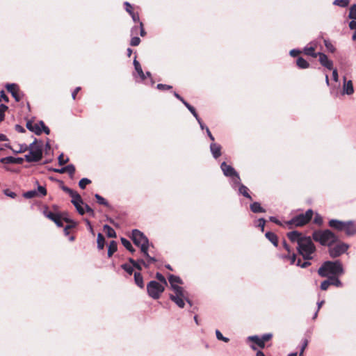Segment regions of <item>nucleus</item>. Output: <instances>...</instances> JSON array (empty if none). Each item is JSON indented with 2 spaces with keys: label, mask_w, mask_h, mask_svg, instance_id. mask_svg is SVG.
<instances>
[{
  "label": "nucleus",
  "mask_w": 356,
  "mask_h": 356,
  "mask_svg": "<svg viewBox=\"0 0 356 356\" xmlns=\"http://www.w3.org/2000/svg\"><path fill=\"white\" fill-rule=\"evenodd\" d=\"M169 283L171 289L173 290L174 293L170 294V299L180 308H183L186 301L191 306V302L188 299L187 293L184 290L179 284H182L181 280L179 277L170 275L168 278Z\"/></svg>",
  "instance_id": "obj_1"
},
{
  "label": "nucleus",
  "mask_w": 356,
  "mask_h": 356,
  "mask_svg": "<svg viewBox=\"0 0 356 356\" xmlns=\"http://www.w3.org/2000/svg\"><path fill=\"white\" fill-rule=\"evenodd\" d=\"M131 238L134 244L140 248L141 252L147 258V261L141 260V262L145 266L146 268H148L152 263H154L156 261L155 257H151L148 254V248L149 247L148 238L144 235L143 232L138 229H134L132 231Z\"/></svg>",
  "instance_id": "obj_2"
},
{
  "label": "nucleus",
  "mask_w": 356,
  "mask_h": 356,
  "mask_svg": "<svg viewBox=\"0 0 356 356\" xmlns=\"http://www.w3.org/2000/svg\"><path fill=\"white\" fill-rule=\"evenodd\" d=\"M318 273L321 277H327L329 275H338L343 273V269L339 261H325L319 268Z\"/></svg>",
  "instance_id": "obj_3"
},
{
  "label": "nucleus",
  "mask_w": 356,
  "mask_h": 356,
  "mask_svg": "<svg viewBox=\"0 0 356 356\" xmlns=\"http://www.w3.org/2000/svg\"><path fill=\"white\" fill-rule=\"evenodd\" d=\"M297 250L300 255L304 259L310 260L313 259V254L315 253L316 247L313 243L310 237L307 236L300 241V244L297 246Z\"/></svg>",
  "instance_id": "obj_4"
},
{
  "label": "nucleus",
  "mask_w": 356,
  "mask_h": 356,
  "mask_svg": "<svg viewBox=\"0 0 356 356\" xmlns=\"http://www.w3.org/2000/svg\"><path fill=\"white\" fill-rule=\"evenodd\" d=\"M42 157V143L34 140L29 146V153L25 155V160L28 162H37Z\"/></svg>",
  "instance_id": "obj_5"
},
{
  "label": "nucleus",
  "mask_w": 356,
  "mask_h": 356,
  "mask_svg": "<svg viewBox=\"0 0 356 356\" xmlns=\"http://www.w3.org/2000/svg\"><path fill=\"white\" fill-rule=\"evenodd\" d=\"M312 236L314 241L319 242L323 245L327 246L332 245L338 240L337 236L329 229L316 231L313 233Z\"/></svg>",
  "instance_id": "obj_6"
},
{
  "label": "nucleus",
  "mask_w": 356,
  "mask_h": 356,
  "mask_svg": "<svg viewBox=\"0 0 356 356\" xmlns=\"http://www.w3.org/2000/svg\"><path fill=\"white\" fill-rule=\"evenodd\" d=\"M313 211L308 209L305 213L299 214L293 217L291 220L286 222L289 225H295L296 227L302 226L307 224L312 218Z\"/></svg>",
  "instance_id": "obj_7"
},
{
  "label": "nucleus",
  "mask_w": 356,
  "mask_h": 356,
  "mask_svg": "<svg viewBox=\"0 0 356 356\" xmlns=\"http://www.w3.org/2000/svg\"><path fill=\"white\" fill-rule=\"evenodd\" d=\"M220 168L225 176L232 178L233 187H235L240 184L241 178L234 168L227 165L225 162H222L220 165Z\"/></svg>",
  "instance_id": "obj_8"
},
{
  "label": "nucleus",
  "mask_w": 356,
  "mask_h": 356,
  "mask_svg": "<svg viewBox=\"0 0 356 356\" xmlns=\"http://www.w3.org/2000/svg\"><path fill=\"white\" fill-rule=\"evenodd\" d=\"M165 286L156 281H150L147 285L148 295L153 299H159L163 292Z\"/></svg>",
  "instance_id": "obj_9"
},
{
  "label": "nucleus",
  "mask_w": 356,
  "mask_h": 356,
  "mask_svg": "<svg viewBox=\"0 0 356 356\" xmlns=\"http://www.w3.org/2000/svg\"><path fill=\"white\" fill-rule=\"evenodd\" d=\"M26 128L35 133L36 135H40L42 131L46 134H49V129L46 127L42 121L34 122L33 121H28L26 122Z\"/></svg>",
  "instance_id": "obj_10"
},
{
  "label": "nucleus",
  "mask_w": 356,
  "mask_h": 356,
  "mask_svg": "<svg viewBox=\"0 0 356 356\" xmlns=\"http://www.w3.org/2000/svg\"><path fill=\"white\" fill-rule=\"evenodd\" d=\"M348 245L344 243H340L337 244L334 247L329 249L330 255L332 258L337 257L347 251L348 249Z\"/></svg>",
  "instance_id": "obj_11"
},
{
  "label": "nucleus",
  "mask_w": 356,
  "mask_h": 356,
  "mask_svg": "<svg viewBox=\"0 0 356 356\" xmlns=\"http://www.w3.org/2000/svg\"><path fill=\"white\" fill-rule=\"evenodd\" d=\"M72 197V203L74 204L77 211L81 214L85 213L83 206L85 205L81 195L76 192Z\"/></svg>",
  "instance_id": "obj_12"
},
{
  "label": "nucleus",
  "mask_w": 356,
  "mask_h": 356,
  "mask_svg": "<svg viewBox=\"0 0 356 356\" xmlns=\"http://www.w3.org/2000/svg\"><path fill=\"white\" fill-rule=\"evenodd\" d=\"M284 258L288 259L290 261L291 264H296V266H300L302 268H305L311 264L309 261L302 262L300 259H298L296 261V255L295 254V253H292V254H289L288 256L284 257Z\"/></svg>",
  "instance_id": "obj_13"
},
{
  "label": "nucleus",
  "mask_w": 356,
  "mask_h": 356,
  "mask_svg": "<svg viewBox=\"0 0 356 356\" xmlns=\"http://www.w3.org/2000/svg\"><path fill=\"white\" fill-rule=\"evenodd\" d=\"M354 93L353 84L351 80H346V78L343 77V84L342 94L350 95Z\"/></svg>",
  "instance_id": "obj_14"
},
{
  "label": "nucleus",
  "mask_w": 356,
  "mask_h": 356,
  "mask_svg": "<svg viewBox=\"0 0 356 356\" xmlns=\"http://www.w3.org/2000/svg\"><path fill=\"white\" fill-rule=\"evenodd\" d=\"M287 236L291 242H296L298 243V245L300 244V241L307 237L302 236V234L300 232H298L297 231L289 232L287 234Z\"/></svg>",
  "instance_id": "obj_15"
},
{
  "label": "nucleus",
  "mask_w": 356,
  "mask_h": 356,
  "mask_svg": "<svg viewBox=\"0 0 356 356\" xmlns=\"http://www.w3.org/2000/svg\"><path fill=\"white\" fill-rule=\"evenodd\" d=\"M6 88L17 102L21 100V96L18 92V86L15 83H10L6 86Z\"/></svg>",
  "instance_id": "obj_16"
},
{
  "label": "nucleus",
  "mask_w": 356,
  "mask_h": 356,
  "mask_svg": "<svg viewBox=\"0 0 356 356\" xmlns=\"http://www.w3.org/2000/svg\"><path fill=\"white\" fill-rule=\"evenodd\" d=\"M319 62L325 67L328 70H332L333 66V62L330 60L327 56L323 53H318Z\"/></svg>",
  "instance_id": "obj_17"
},
{
  "label": "nucleus",
  "mask_w": 356,
  "mask_h": 356,
  "mask_svg": "<svg viewBox=\"0 0 356 356\" xmlns=\"http://www.w3.org/2000/svg\"><path fill=\"white\" fill-rule=\"evenodd\" d=\"M316 45V44L315 42H311L305 47L303 50L305 54L316 58L318 56V53H315Z\"/></svg>",
  "instance_id": "obj_18"
},
{
  "label": "nucleus",
  "mask_w": 356,
  "mask_h": 356,
  "mask_svg": "<svg viewBox=\"0 0 356 356\" xmlns=\"http://www.w3.org/2000/svg\"><path fill=\"white\" fill-rule=\"evenodd\" d=\"M221 146L220 145L216 143H211L210 145V151L212 154V156L215 159H218L221 155Z\"/></svg>",
  "instance_id": "obj_19"
},
{
  "label": "nucleus",
  "mask_w": 356,
  "mask_h": 356,
  "mask_svg": "<svg viewBox=\"0 0 356 356\" xmlns=\"http://www.w3.org/2000/svg\"><path fill=\"white\" fill-rule=\"evenodd\" d=\"M347 235H353L356 233V227L352 221L345 222L343 230Z\"/></svg>",
  "instance_id": "obj_20"
},
{
  "label": "nucleus",
  "mask_w": 356,
  "mask_h": 356,
  "mask_svg": "<svg viewBox=\"0 0 356 356\" xmlns=\"http://www.w3.org/2000/svg\"><path fill=\"white\" fill-rule=\"evenodd\" d=\"M345 225V222L338 220L332 219L329 221V226L338 230L343 231Z\"/></svg>",
  "instance_id": "obj_21"
},
{
  "label": "nucleus",
  "mask_w": 356,
  "mask_h": 356,
  "mask_svg": "<svg viewBox=\"0 0 356 356\" xmlns=\"http://www.w3.org/2000/svg\"><path fill=\"white\" fill-rule=\"evenodd\" d=\"M250 209L253 213H264L266 211L257 202H254L250 204Z\"/></svg>",
  "instance_id": "obj_22"
},
{
  "label": "nucleus",
  "mask_w": 356,
  "mask_h": 356,
  "mask_svg": "<svg viewBox=\"0 0 356 356\" xmlns=\"http://www.w3.org/2000/svg\"><path fill=\"white\" fill-rule=\"evenodd\" d=\"M134 65L136 71L137 72V73L138 74V75L140 76L141 79L144 80L145 79V74H144V72L142 70L140 64L136 58L134 60Z\"/></svg>",
  "instance_id": "obj_23"
},
{
  "label": "nucleus",
  "mask_w": 356,
  "mask_h": 356,
  "mask_svg": "<svg viewBox=\"0 0 356 356\" xmlns=\"http://www.w3.org/2000/svg\"><path fill=\"white\" fill-rule=\"evenodd\" d=\"M103 229H104V232H105V234L107 235L108 237H110V238H115L116 237V233H115V230L109 225H105L104 226Z\"/></svg>",
  "instance_id": "obj_24"
},
{
  "label": "nucleus",
  "mask_w": 356,
  "mask_h": 356,
  "mask_svg": "<svg viewBox=\"0 0 356 356\" xmlns=\"http://www.w3.org/2000/svg\"><path fill=\"white\" fill-rule=\"evenodd\" d=\"M134 280L136 284L141 289L144 287V282L143 276L140 273H134Z\"/></svg>",
  "instance_id": "obj_25"
},
{
  "label": "nucleus",
  "mask_w": 356,
  "mask_h": 356,
  "mask_svg": "<svg viewBox=\"0 0 356 356\" xmlns=\"http://www.w3.org/2000/svg\"><path fill=\"white\" fill-rule=\"evenodd\" d=\"M238 185L240 186L238 188L239 193L248 198L249 200H252V197L248 193L249 189L245 186L241 184V183Z\"/></svg>",
  "instance_id": "obj_26"
},
{
  "label": "nucleus",
  "mask_w": 356,
  "mask_h": 356,
  "mask_svg": "<svg viewBox=\"0 0 356 356\" xmlns=\"http://www.w3.org/2000/svg\"><path fill=\"white\" fill-rule=\"evenodd\" d=\"M296 64L301 69H307L309 67V63L302 57H299L296 60Z\"/></svg>",
  "instance_id": "obj_27"
},
{
  "label": "nucleus",
  "mask_w": 356,
  "mask_h": 356,
  "mask_svg": "<svg viewBox=\"0 0 356 356\" xmlns=\"http://www.w3.org/2000/svg\"><path fill=\"white\" fill-rule=\"evenodd\" d=\"M266 237L275 245L277 246V236L270 232L266 233Z\"/></svg>",
  "instance_id": "obj_28"
},
{
  "label": "nucleus",
  "mask_w": 356,
  "mask_h": 356,
  "mask_svg": "<svg viewBox=\"0 0 356 356\" xmlns=\"http://www.w3.org/2000/svg\"><path fill=\"white\" fill-rule=\"evenodd\" d=\"M248 340L253 341L261 348H264V344L262 342L261 337H259L258 336H250L248 337Z\"/></svg>",
  "instance_id": "obj_29"
},
{
  "label": "nucleus",
  "mask_w": 356,
  "mask_h": 356,
  "mask_svg": "<svg viewBox=\"0 0 356 356\" xmlns=\"http://www.w3.org/2000/svg\"><path fill=\"white\" fill-rule=\"evenodd\" d=\"M117 250V243L115 241H111L108 248V256L110 257Z\"/></svg>",
  "instance_id": "obj_30"
},
{
  "label": "nucleus",
  "mask_w": 356,
  "mask_h": 356,
  "mask_svg": "<svg viewBox=\"0 0 356 356\" xmlns=\"http://www.w3.org/2000/svg\"><path fill=\"white\" fill-rule=\"evenodd\" d=\"M121 243L129 251L131 252H134L135 250L134 249L131 242L126 239L125 238H121Z\"/></svg>",
  "instance_id": "obj_31"
},
{
  "label": "nucleus",
  "mask_w": 356,
  "mask_h": 356,
  "mask_svg": "<svg viewBox=\"0 0 356 356\" xmlns=\"http://www.w3.org/2000/svg\"><path fill=\"white\" fill-rule=\"evenodd\" d=\"M97 247H98V248L100 249V250H102L104 248V247L105 240H104V236L101 233H99L97 234Z\"/></svg>",
  "instance_id": "obj_32"
},
{
  "label": "nucleus",
  "mask_w": 356,
  "mask_h": 356,
  "mask_svg": "<svg viewBox=\"0 0 356 356\" xmlns=\"http://www.w3.org/2000/svg\"><path fill=\"white\" fill-rule=\"evenodd\" d=\"M35 191H36L38 197H43L47 195V190H46L45 187H44L42 186H38L37 188V190H35Z\"/></svg>",
  "instance_id": "obj_33"
},
{
  "label": "nucleus",
  "mask_w": 356,
  "mask_h": 356,
  "mask_svg": "<svg viewBox=\"0 0 356 356\" xmlns=\"http://www.w3.org/2000/svg\"><path fill=\"white\" fill-rule=\"evenodd\" d=\"M44 214L47 218L51 220L52 221H54L56 219H57V217H58V216H59L57 213H53L51 211H44Z\"/></svg>",
  "instance_id": "obj_34"
},
{
  "label": "nucleus",
  "mask_w": 356,
  "mask_h": 356,
  "mask_svg": "<svg viewBox=\"0 0 356 356\" xmlns=\"http://www.w3.org/2000/svg\"><path fill=\"white\" fill-rule=\"evenodd\" d=\"M156 277L161 282V283H159L160 284H163L164 286L168 285V282H167L165 277L160 273H157L156 274Z\"/></svg>",
  "instance_id": "obj_35"
},
{
  "label": "nucleus",
  "mask_w": 356,
  "mask_h": 356,
  "mask_svg": "<svg viewBox=\"0 0 356 356\" xmlns=\"http://www.w3.org/2000/svg\"><path fill=\"white\" fill-rule=\"evenodd\" d=\"M65 172H67L71 177H72L75 172V167L74 165L70 164L65 167Z\"/></svg>",
  "instance_id": "obj_36"
},
{
  "label": "nucleus",
  "mask_w": 356,
  "mask_h": 356,
  "mask_svg": "<svg viewBox=\"0 0 356 356\" xmlns=\"http://www.w3.org/2000/svg\"><path fill=\"white\" fill-rule=\"evenodd\" d=\"M0 162L1 163H4V164H10V163H14L15 160H14V157H13V156H6L4 158H1L0 159Z\"/></svg>",
  "instance_id": "obj_37"
},
{
  "label": "nucleus",
  "mask_w": 356,
  "mask_h": 356,
  "mask_svg": "<svg viewBox=\"0 0 356 356\" xmlns=\"http://www.w3.org/2000/svg\"><path fill=\"white\" fill-rule=\"evenodd\" d=\"M91 182L88 178H83L79 182V186L81 188L84 189L86 186Z\"/></svg>",
  "instance_id": "obj_38"
},
{
  "label": "nucleus",
  "mask_w": 356,
  "mask_h": 356,
  "mask_svg": "<svg viewBox=\"0 0 356 356\" xmlns=\"http://www.w3.org/2000/svg\"><path fill=\"white\" fill-rule=\"evenodd\" d=\"M24 197L28 199L33 198L34 197H38L37 193L35 190L29 191L24 193Z\"/></svg>",
  "instance_id": "obj_39"
},
{
  "label": "nucleus",
  "mask_w": 356,
  "mask_h": 356,
  "mask_svg": "<svg viewBox=\"0 0 356 356\" xmlns=\"http://www.w3.org/2000/svg\"><path fill=\"white\" fill-rule=\"evenodd\" d=\"M349 18L356 19V5L351 6L349 11Z\"/></svg>",
  "instance_id": "obj_40"
},
{
  "label": "nucleus",
  "mask_w": 356,
  "mask_h": 356,
  "mask_svg": "<svg viewBox=\"0 0 356 356\" xmlns=\"http://www.w3.org/2000/svg\"><path fill=\"white\" fill-rule=\"evenodd\" d=\"M349 0H334V4L340 7H346L348 5Z\"/></svg>",
  "instance_id": "obj_41"
},
{
  "label": "nucleus",
  "mask_w": 356,
  "mask_h": 356,
  "mask_svg": "<svg viewBox=\"0 0 356 356\" xmlns=\"http://www.w3.org/2000/svg\"><path fill=\"white\" fill-rule=\"evenodd\" d=\"M8 109V106L3 104H0V122L4 119V113Z\"/></svg>",
  "instance_id": "obj_42"
},
{
  "label": "nucleus",
  "mask_w": 356,
  "mask_h": 356,
  "mask_svg": "<svg viewBox=\"0 0 356 356\" xmlns=\"http://www.w3.org/2000/svg\"><path fill=\"white\" fill-rule=\"evenodd\" d=\"M95 197L97 199V202L99 204H102V205H105V206H108V203L107 202V201L104 197L100 196L99 195L95 194Z\"/></svg>",
  "instance_id": "obj_43"
},
{
  "label": "nucleus",
  "mask_w": 356,
  "mask_h": 356,
  "mask_svg": "<svg viewBox=\"0 0 356 356\" xmlns=\"http://www.w3.org/2000/svg\"><path fill=\"white\" fill-rule=\"evenodd\" d=\"M330 282H331L330 283V285H334V286H342V284L341 282V281L337 278V277H332L330 279Z\"/></svg>",
  "instance_id": "obj_44"
},
{
  "label": "nucleus",
  "mask_w": 356,
  "mask_h": 356,
  "mask_svg": "<svg viewBox=\"0 0 356 356\" xmlns=\"http://www.w3.org/2000/svg\"><path fill=\"white\" fill-rule=\"evenodd\" d=\"M122 268L129 275H131L133 273V266H131L129 264H124L122 265Z\"/></svg>",
  "instance_id": "obj_45"
},
{
  "label": "nucleus",
  "mask_w": 356,
  "mask_h": 356,
  "mask_svg": "<svg viewBox=\"0 0 356 356\" xmlns=\"http://www.w3.org/2000/svg\"><path fill=\"white\" fill-rule=\"evenodd\" d=\"M216 337H217V339L218 340L223 341L225 342H228L229 341V339L227 338V337H223L222 333L219 330H218L216 331Z\"/></svg>",
  "instance_id": "obj_46"
},
{
  "label": "nucleus",
  "mask_w": 356,
  "mask_h": 356,
  "mask_svg": "<svg viewBox=\"0 0 356 356\" xmlns=\"http://www.w3.org/2000/svg\"><path fill=\"white\" fill-rule=\"evenodd\" d=\"M29 150V147L26 144L19 145V148L17 150H13L16 153H22Z\"/></svg>",
  "instance_id": "obj_47"
},
{
  "label": "nucleus",
  "mask_w": 356,
  "mask_h": 356,
  "mask_svg": "<svg viewBox=\"0 0 356 356\" xmlns=\"http://www.w3.org/2000/svg\"><path fill=\"white\" fill-rule=\"evenodd\" d=\"M58 159L60 165L65 164L68 161V158L65 159L63 153L59 155Z\"/></svg>",
  "instance_id": "obj_48"
},
{
  "label": "nucleus",
  "mask_w": 356,
  "mask_h": 356,
  "mask_svg": "<svg viewBox=\"0 0 356 356\" xmlns=\"http://www.w3.org/2000/svg\"><path fill=\"white\" fill-rule=\"evenodd\" d=\"M140 42V39L138 37H133L131 40L130 44L131 46H138Z\"/></svg>",
  "instance_id": "obj_49"
},
{
  "label": "nucleus",
  "mask_w": 356,
  "mask_h": 356,
  "mask_svg": "<svg viewBox=\"0 0 356 356\" xmlns=\"http://www.w3.org/2000/svg\"><path fill=\"white\" fill-rule=\"evenodd\" d=\"M330 280L323 281L321 284V289L323 291L327 290L330 285Z\"/></svg>",
  "instance_id": "obj_50"
},
{
  "label": "nucleus",
  "mask_w": 356,
  "mask_h": 356,
  "mask_svg": "<svg viewBox=\"0 0 356 356\" xmlns=\"http://www.w3.org/2000/svg\"><path fill=\"white\" fill-rule=\"evenodd\" d=\"M62 189L65 192L67 193L71 197L73 196L76 193V191H74L73 190L65 186L62 187Z\"/></svg>",
  "instance_id": "obj_51"
},
{
  "label": "nucleus",
  "mask_w": 356,
  "mask_h": 356,
  "mask_svg": "<svg viewBox=\"0 0 356 356\" xmlns=\"http://www.w3.org/2000/svg\"><path fill=\"white\" fill-rule=\"evenodd\" d=\"M266 220L264 218H259L258 220L257 226L261 227V232H264Z\"/></svg>",
  "instance_id": "obj_52"
},
{
  "label": "nucleus",
  "mask_w": 356,
  "mask_h": 356,
  "mask_svg": "<svg viewBox=\"0 0 356 356\" xmlns=\"http://www.w3.org/2000/svg\"><path fill=\"white\" fill-rule=\"evenodd\" d=\"M272 338V334H264L261 339L262 340V342L264 343V344L265 345V342L266 341H268V340H270V339Z\"/></svg>",
  "instance_id": "obj_53"
},
{
  "label": "nucleus",
  "mask_w": 356,
  "mask_h": 356,
  "mask_svg": "<svg viewBox=\"0 0 356 356\" xmlns=\"http://www.w3.org/2000/svg\"><path fill=\"white\" fill-rule=\"evenodd\" d=\"M325 45L326 47V48L330 51L331 52H334V47H333V45L328 41L327 40H325Z\"/></svg>",
  "instance_id": "obj_54"
},
{
  "label": "nucleus",
  "mask_w": 356,
  "mask_h": 356,
  "mask_svg": "<svg viewBox=\"0 0 356 356\" xmlns=\"http://www.w3.org/2000/svg\"><path fill=\"white\" fill-rule=\"evenodd\" d=\"M156 87L159 90H168V89L172 88L171 86L165 85V84H161V83H159Z\"/></svg>",
  "instance_id": "obj_55"
},
{
  "label": "nucleus",
  "mask_w": 356,
  "mask_h": 356,
  "mask_svg": "<svg viewBox=\"0 0 356 356\" xmlns=\"http://www.w3.org/2000/svg\"><path fill=\"white\" fill-rule=\"evenodd\" d=\"M83 208H84V210H85V213L87 212V213H90L92 216L95 215L94 211L88 205L85 204L83 206Z\"/></svg>",
  "instance_id": "obj_56"
},
{
  "label": "nucleus",
  "mask_w": 356,
  "mask_h": 356,
  "mask_svg": "<svg viewBox=\"0 0 356 356\" xmlns=\"http://www.w3.org/2000/svg\"><path fill=\"white\" fill-rule=\"evenodd\" d=\"M4 101L5 102H8V97L6 96L3 91L0 92V102Z\"/></svg>",
  "instance_id": "obj_57"
},
{
  "label": "nucleus",
  "mask_w": 356,
  "mask_h": 356,
  "mask_svg": "<svg viewBox=\"0 0 356 356\" xmlns=\"http://www.w3.org/2000/svg\"><path fill=\"white\" fill-rule=\"evenodd\" d=\"M141 260L142 259H139L138 260L135 264L133 266V267H135L136 268H137L138 270H141L142 268H141V264H143L144 266H145L142 262H141Z\"/></svg>",
  "instance_id": "obj_58"
},
{
  "label": "nucleus",
  "mask_w": 356,
  "mask_h": 356,
  "mask_svg": "<svg viewBox=\"0 0 356 356\" xmlns=\"http://www.w3.org/2000/svg\"><path fill=\"white\" fill-rule=\"evenodd\" d=\"M124 6H125V8H126V10L129 13H133V10H132V6L131 5L128 3V2H125L124 3Z\"/></svg>",
  "instance_id": "obj_59"
},
{
  "label": "nucleus",
  "mask_w": 356,
  "mask_h": 356,
  "mask_svg": "<svg viewBox=\"0 0 356 356\" xmlns=\"http://www.w3.org/2000/svg\"><path fill=\"white\" fill-rule=\"evenodd\" d=\"M332 78H333V80L336 82H337L339 81V75H338L337 70L336 69H334L332 70Z\"/></svg>",
  "instance_id": "obj_60"
},
{
  "label": "nucleus",
  "mask_w": 356,
  "mask_h": 356,
  "mask_svg": "<svg viewBox=\"0 0 356 356\" xmlns=\"http://www.w3.org/2000/svg\"><path fill=\"white\" fill-rule=\"evenodd\" d=\"M300 51L298 49H292L290 51V55L293 57L297 56L299 54H300Z\"/></svg>",
  "instance_id": "obj_61"
},
{
  "label": "nucleus",
  "mask_w": 356,
  "mask_h": 356,
  "mask_svg": "<svg viewBox=\"0 0 356 356\" xmlns=\"http://www.w3.org/2000/svg\"><path fill=\"white\" fill-rule=\"evenodd\" d=\"M54 222L56 224L58 227H63V225L60 216H58V217H57V219H56Z\"/></svg>",
  "instance_id": "obj_62"
},
{
  "label": "nucleus",
  "mask_w": 356,
  "mask_h": 356,
  "mask_svg": "<svg viewBox=\"0 0 356 356\" xmlns=\"http://www.w3.org/2000/svg\"><path fill=\"white\" fill-rule=\"evenodd\" d=\"M130 15L131 16L133 20L136 22H139V15L138 13H132L130 14Z\"/></svg>",
  "instance_id": "obj_63"
},
{
  "label": "nucleus",
  "mask_w": 356,
  "mask_h": 356,
  "mask_svg": "<svg viewBox=\"0 0 356 356\" xmlns=\"http://www.w3.org/2000/svg\"><path fill=\"white\" fill-rule=\"evenodd\" d=\"M349 27L350 29H356V21L355 19L349 23Z\"/></svg>",
  "instance_id": "obj_64"
}]
</instances>
